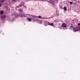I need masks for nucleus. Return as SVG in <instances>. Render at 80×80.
I'll return each instance as SVG.
<instances>
[{"label": "nucleus", "mask_w": 80, "mask_h": 80, "mask_svg": "<svg viewBox=\"0 0 80 80\" xmlns=\"http://www.w3.org/2000/svg\"><path fill=\"white\" fill-rule=\"evenodd\" d=\"M26 15H29L30 16H32V17H33V18H34V17H38V18H42V16H39L38 17L37 16H33L32 15H30V14H27Z\"/></svg>", "instance_id": "nucleus-1"}, {"label": "nucleus", "mask_w": 80, "mask_h": 80, "mask_svg": "<svg viewBox=\"0 0 80 80\" xmlns=\"http://www.w3.org/2000/svg\"><path fill=\"white\" fill-rule=\"evenodd\" d=\"M61 27L63 28H65L67 27V24L65 23H63L62 24Z\"/></svg>", "instance_id": "nucleus-2"}, {"label": "nucleus", "mask_w": 80, "mask_h": 80, "mask_svg": "<svg viewBox=\"0 0 80 80\" xmlns=\"http://www.w3.org/2000/svg\"><path fill=\"white\" fill-rule=\"evenodd\" d=\"M24 16V17H25V16L24 15V14H20V15L19 16H18V17H22Z\"/></svg>", "instance_id": "nucleus-3"}, {"label": "nucleus", "mask_w": 80, "mask_h": 80, "mask_svg": "<svg viewBox=\"0 0 80 80\" xmlns=\"http://www.w3.org/2000/svg\"><path fill=\"white\" fill-rule=\"evenodd\" d=\"M48 25H51V26H53V23H50L49 24V22H48Z\"/></svg>", "instance_id": "nucleus-4"}, {"label": "nucleus", "mask_w": 80, "mask_h": 80, "mask_svg": "<svg viewBox=\"0 0 80 80\" xmlns=\"http://www.w3.org/2000/svg\"><path fill=\"white\" fill-rule=\"evenodd\" d=\"M73 31L74 32H77L78 31V29H76L75 28H73Z\"/></svg>", "instance_id": "nucleus-5"}, {"label": "nucleus", "mask_w": 80, "mask_h": 80, "mask_svg": "<svg viewBox=\"0 0 80 80\" xmlns=\"http://www.w3.org/2000/svg\"><path fill=\"white\" fill-rule=\"evenodd\" d=\"M5 2V0H1L0 1V2H1V3H3Z\"/></svg>", "instance_id": "nucleus-6"}, {"label": "nucleus", "mask_w": 80, "mask_h": 80, "mask_svg": "<svg viewBox=\"0 0 80 80\" xmlns=\"http://www.w3.org/2000/svg\"><path fill=\"white\" fill-rule=\"evenodd\" d=\"M2 18H6V16L5 15H3L2 16Z\"/></svg>", "instance_id": "nucleus-7"}, {"label": "nucleus", "mask_w": 80, "mask_h": 80, "mask_svg": "<svg viewBox=\"0 0 80 80\" xmlns=\"http://www.w3.org/2000/svg\"><path fill=\"white\" fill-rule=\"evenodd\" d=\"M28 21H29V22H31V21H32V20H31V19L30 18H28Z\"/></svg>", "instance_id": "nucleus-8"}, {"label": "nucleus", "mask_w": 80, "mask_h": 80, "mask_svg": "<svg viewBox=\"0 0 80 80\" xmlns=\"http://www.w3.org/2000/svg\"><path fill=\"white\" fill-rule=\"evenodd\" d=\"M63 9L64 10H65L66 11H67V7H64Z\"/></svg>", "instance_id": "nucleus-9"}, {"label": "nucleus", "mask_w": 80, "mask_h": 80, "mask_svg": "<svg viewBox=\"0 0 80 80\" xmlns=\"http://www.w3.org/2000/svg\"><path fill=\"white\" fill-rule=\"evenodd\" d=\"M0 13L1 14H3V11H1L0 12Z\"/></svg>", "instance_id": "nucleus-10"}, {"label": "nucleus", "mask_w": 80, "mask_h": 80, "mask_svg": "<svg viewBox=\"0 0 80 80\" xmlns=\"http://www.w3.org/2000/svg\"><path fill=\"white\" fill-rule=\"evenodd\" d=\"M70 4H71V5H72V4H73V3H72V2H70Z\"/></svg>", "instance_id": "nucleus-11"}, {"label": "nucleus", "mask_w": 80, "mask_h": 80, "mask_svg": "<svg viewBox=\"0 0 80 80\" xmlns=\"http://www.w3.org/2000/svg\"><path fill=\"white\" fill-rule=\"evenodd\" d=\"M19 10V11H20V12H22V10L21 9H20Z\"/></svg>", "instance_id": "nucleus-12"}, {"label": "nucleus", "mask_w": 80, "mask_h": 80, "mask_svg": "<svg viewBox=\"0 0 80 80\" xmlns=\"http://www.w3.org/2000/svg\"><path fill=\"white\" fill-rule=\"evenodd\" d=\"M70 27V28H73V26H71Z\"/></svg>", "instance_id": "nucleus-13"}, {"label": "nucleus", "mask_w": 80, "mask_h": 80, "mask_svg": "<svg viewBox=\"0 0 80 80\" xmlns=\"http://www.w3.org/2000/svg\"><path fill=\"white\" fill-rule=\"evenodd\" d=\"M0 7H2V3H0Z\"/></svg>", "instance_id": "nucleus-14"}, {"label": "nucleus", "mask_w": 80, "mask_h": 80, "mask_svg": "<svg viewBox=\"0 0 80 80\" xmlns=\"http://www.w3.org/2000/svg\"><path fill=\"white\" fill-rule=\"evenodd\" d=\"M13 1H17V0H18H18H13Z\"/></svg>", "instance_id": "nucleus-15"}, {"label": "nucleus", "mask_w": 80, "mask_h": 80, "mask_svg": "<svg viewBox=\"0 0 80 80\" xmlns=\"http://www.w3.org/2000/svg\"><path fill=\"white\" fill-rule=\"evenodd\" d=\"M60 8H61V9L62 8V7H60Z\"/></svg>", "instance_id": "nucleus-16"}, {"label": "nucleus", "mask_w": 80, "mask_h": 80, "mask_svg": "<svg viewBox=\"0 0 80 80\" xmlns=\"http://www.w3.org/2000/svg\"><path fill=\"white\" fill-rule=\"evenodd\" d=\"M78 26H79V25H80V24L79 23L78 24Z\"/></svg>", "instance_id": "nucleus-17"}, {"label": "nucleus", "mask_w": 80, "mask_h": 80, "mask_svg": "<svg viewBox=\"0 0 80 80\" xmlns=\"http://www.w3.org/2000/svg\"><path fill=\"white\" fill-rule=\"evenodd\" d=\"M78 3H80V1H78Z\"/></svg>", "instance_id": "nucleus-18"}, {"label": "nucleus", "mask_w": 80, "mask_h": 80, "mask_svg": "<svg viewBox=\"0 0 80 80\" xmlns=\"http://www.w3.org/2000/svg\"><path fill=\"white\" fill-rule=\"evenodd\" d=\"M22 5L21 4L20 5V7H22Z\"/></svg>", "instance_id": "nucleus-19"}, {"label": "nucleus", "mask_w": 80, "mask_h": 80, "mask_svg": "<svg viewBox=\"0 0 80 80\" xmlns=\"http://www.w3.org/2000/svg\"><path fill=\"white\" fill-rule=\"evenodd\" d=\"M71 25L72 26V25H73V24H71Z\"/></svg>", "instance_id": "nucleus-20"}, {"label": "nucleus", "mask_w": 80, "mask_h": 80, "mask_svg": "<svg viewBox=\"0 0 80 80\" xmlns=\"http://www.w3.org/2000/svg\"><path fill=\"white\" fill-rule=\"evenodd\" d=\"M23 4H24V5L25 4V3H24Z\"/></svg>", "instance_id": "nucleus-21"}, {"label": "nucleus", "mask_w": 80, "mask_h": 80, "mask_svg": "<svg viewBox=\"0 0 80 80\" xmlns=\"http://www.w3.org/2000/svg\"><path fill=\"white\" fill-rule=\"evenodd\" d=\"M18 7V6L17 7V8Z\"/></svg>", "instance_id": "nucleus-22"}]
</instances>
